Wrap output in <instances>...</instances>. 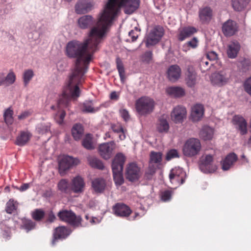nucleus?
Returning a JSON list of instances; mask_svg holds the SVG:
<instances>
[{
    "mask_svg": "<svg viewBox=\"0 0 251 251\" xmlns=\"http://www.w3.org/2000/svg\"><path fill=\"white\" fill-rule=\"evenodd\" d=\"M155 102L153 99L143 97L136 101L135 106L138 113L141 115H146L151 113L154 107Z\"/></svg>",
    "mask_w": 251,
    "mask_h": 251,
    "instance_id": "7ed1b4c3",
    "label": "nucleus"
},
{
    "mask_svg": "<svg viewBox=\"0 0 251 251\" xmlns=\"http://www.w3.org/2000/svg\"><path fill=\"white\" fill-rule=\"evenodd\" d=\"M172 192L170 190H166L162 192L161 194V199L163 201H168L171 199Z\"/></svg>",
    "mask_w": 251,
    "mask_h": 251,
    "instance_id": "8fccbe9b",
    "label": "nucleus"
},
{
    "mask_svg": "<svg viewBox=\"0 0 251 251\" xmlns=\"http://www.w3.org/2000/svg\"><path fill=\"white\" fill-rule=\"evenodd\" d=\"M163 29L158 26L152 29L147 36L146 45L147 47L156 44L163 35Z\"/></svg>",
    "mask_w": 251,
    "mask_h": 251,
    "instance_id": "6e6552de",
    "label": "nucleus"
},
{
    "mask_svg": "<svg viewBox=\"0 0 251 251\" xmlns=\"http://www.w3.org/2000/svg\"><path fill=\"white\" fill-rule=\"evenodd\" d=\"M139 31L140 30L137 27H134V29L131 30L128 33V36L130 38V39H127L126 41H135L139 36Z\"/></svg>",
    "mask_w": 251,
    "mask_h": 251,
    "instance_id": "de8ad7c7",
    "label": "nucleus"
},
{
    "mask_svg": "<svg viewBox=\"0 0 251 251\" xmlns=\"http://www.w3.org/2000/svg\"><path fill=\"white\" fill-rule=\"evenodd\" d=\"M30 185V183H24L20 187H17V189L21 192H24L27 190Z\"/></svg>",
    "mask_w": 251,
    "mask_h": 251,
    "instance_id": "052dcab7",
    "label": "nucleus"
},
{
    "mask_svg": "<svg viewBox=\"0 0 251 251\" xmlns=\"http://www.w3.org/2000/svg\"><path fill=\"white\" fill-rule=\"evenodd\" d=\"M167 75L169 80L175 82L180 77L181 69L177 65H172L168 69Z\"/></svg>",
    "mask_w": 251,
    "mask_h": 251,
    "instance_id": "4be33fe9",
    "label": "nucleus"
},
{
    "mask_svg": "<svg viewBox=\"0 0 251 251\" xmlns=\"http://www.w3.org/2000/svg\"><path fill=\"white\" fill-rule=\"evenodd\" d=\"M142 175L140 168L135 163L128 164L126 168V177L131 182L137 181Z\"/></svg>",
    "mask_w": 251,
    "mask_h": 251,
    "instance_id": "0eeeda50",
    "label": "nucleus"
},
{
    "mask_svg": "<svg viewBox=\"0 0 251 251\" xmlns=\"http://www.w3.org/2000/svg\"><path fill=\"white\" fill-rule=\"evenodd\" d=\"M212 64H209V60L206 57H203L200 60L199 66L202 72H204L210 69Z\"/></svg>",
    "mask_w": 251,
    "mask_h": 251,
    "instance_id": "e433bc0d",
    "label": "nucleus"
},
{
    "mask_svg": "<svg viewBox=\"0 0 251 251\" xmlns=\"http://www.w3.org/2000/svg\"><path fill=\"white\" fill-rule=\"evenodd\" d=\"M120 132L119 133V138L121 140H123L126 138V135L124 132V129L123 128H120Z\"/></svg>",
    "mask_w": 251,
    "mask_h": 251,
    "instance_id": "338daca9",
    "label": "nucleus"
},
{
    "mask_svg": "<svg viewBox=\"0 0 251 251\" xmlns=\"http://www.w3.org/2000/svg\"><path fill=\"white\" fill-rule=\"evenodd\" d=\"M72 134L75 140H80L83 135V128L81 125L75 124L72 127Z\"/></svg>",
    "mask_w": 251,
    "mask_h": 251,
    "instance_id": "2f4dec72",
    "label": "nucleus"
},
{
    "mask_svg": "<svg viewBox=\"0 0 251 251\" xmlns=\"http://www.w3.org/2000/svg\"><path fill=\"white\" fill-rule=\"evenodd\" d=\"M196 29L192 26L183 27L179 29L178 39L182 41L196 32Z\"/></svg>",
    "mask_w": 251,
    "mask_h": 251,
    "instance_id": "b1692460",
    "label": "nucleus"
},
{
    "mask_svg": "<svg viewBox=\"0 0 251 251\" xmlns=\"http://www.w3.org/2000/svg\"><path fill=\"white\" fill-rule=\"evenodd\" d=\"M198 42L197 38L194 37L191 40L187 42V44L192 48H196L198 46Z\"/></svg>",
    "mask_w": 251,
    "mask_h": 251,
    "instance_id": "bf43d9fd",
    "label": "nucleus"
},
{
    "mask_svg": "<svg viewBox=\"0 0 251 251\" xmlns=\"http://www.w3.org/2000/svg\"><path fill=\"white\" fill-rule=\"evenodd\" d=\"M240 46L237 42H232L227 46V54L230 58H235L240 50Z\"/></svg>",
    "mask_w": 251,
    "mask_h": 251,
    "instance_id": "393cba45",
    "label": "nucleus"
},
{
    "mask_svg": "<svg viewBox=\"0 0 251 251\" xmlns=\"http://www.w3.org/2000/svg\"><path fill=\"white\" fill-rule=\"evenodd\" d=\"M90 165L93 167L100 170H103L104 166L102 162L95 157H90L88 158Z\"/></svg>",
    "mask_w": 251,
    "mask_h": 251,
    "instance_id": "f704fd0d",
    "label": "nucleus"
},
{
    "mask_svg": "<svg viewBox=\"0 0 251 251\" xmlns=\"http://www.w3.org/2000/svg\"><path fill=\"white\" fill-rule=\"evenodd\" d=\"M57 215L61 220L69 223L75 227L81 226V218L79 216H76L72 211L62 210L58 212Z\"/></svg>",
    "mask_w": 251,
    "mask_h": 251,
    "instance_id": "39448f33",
    "label": "nucleus"
},
{
    "mask_svg": "<svg viewBox=\"0 0 251 251\" xmlns=\"http://www.w3.org/2000/svg\"><path fill=\"white\" fill-rule=\"evenodd\" d=\"M33 76V72L31 70H27L25 71L23 74L24 82L26 85Z\"/></svg>",
    "mask_w": 251,
    "mask_h": 251,
    "instance_id": "49530a36",
    "label": "nucleus"
},
{
    "mask_svg": "<svg viewBox=\"0 0 251 251\" xmlns=\"http://www.w3.org/2000/svg\"><path fill=\"white\" fill-rule=\"evenodd\" d=\"M162 160V154L160 152L152 151L150 153L149 164L159 167Z\"/></svg>",
    "mask_w": 251,
    "mask_h": 251,
    "instance_id": "c85d7f7f",
    "label": "nucleus"
},
{
    "mask_svg": "<svg viewBox=\"0 0 251 251\" xmlns=\"http://www.w3.org/2000/svg\"><path fill=\"white\" fill-rule=\"evenodd\" d=\"M71 231L64 226L58 227L55 228L53 233V239L52 244L54 245L55 242L59 239H64L70 234Z\"/></svg>",
    "mask_w": 251,
    "mask_h": 251,
    "instance_id": "412c9836",
    "label": "nucleus"
},
{
    "mask_svg": "<svg viewBox=\"0 0 251 251\" xmlns=\"http://www.w3.org/2000/svg\"><path fill=\"white\" fill-rule=\"evenodd\" d=\"M5 83L7 85H10L14 83L16 80V75L14 73L10 71L6 76H5Z\"/></svg>",
    "mask_w": 251,
    "mask_h": 251,
    "instance_id": "a18cd8bd",
    "label": "nucleus"
},
{
    "mask_svg": "<svg viewBox=\"0 0 251 251\" xmlns=\"http://www.w3.org/2000/svg\"><path fill=\"white\" fill-rule=\"evenodd\" d=\"M185 173L180 168H175L170 172L169 178L172 183L182 184L185 181Z\"/></svg>",
    "mask_w": 251,
    "mask_h": 251,
    "instance_id": "f8f14e48",
    "label": "nucleus"
},
{
    "mask_svg": "<svg viewBox=\"0 0 251 251\" xmlns=\"http://www.w3.org/2000/svg\"><path fill=\"white\" fill-rule=\"evenodd\" d=\"M16 203L13 201L9 200L6 203V211L11 214L16 208Z\"/></svg>",
    "mask_w": 251,
    "mask_h": 251,
    "instance_id": "3c124183",
    "label": "nucleus"
},
{
    "mask_svg": "<svg viewBox=\"0 0 251 251\" xmlns=\"http://www.w3.org/2000/svg\"><path fill=\"white\" fill-rule=\"evenodd\" d=\"M232 122L236 128L240 131L242 135L247 133V123L243 117L236 115L233 117Z\"/></svg>",
    "mask_w": 251,
    "mask_h": 251,
    "instance_id": "f3484780",
    "label": "nucleus"
},
{
    "mask_svg": "<svg viewBox=\"0 0 251 251\" xmlns=\"http://www.w3.org/2000/svg\"><path fill=\"white\" fill-rule=\"evenodd\" d=\"M117 67L121 79H123L124 76V69L121 60L119 58H117L116 60Z\"/></svg>",
    "mask_w": 251,
    "mask_h": 251,
    "instance_id": "864d4df0",
    "label": "nucleus"
},
{
    "mask_svg": "<svg viewBox=\"0 0 251 251\" xmlns=\"http://www.w3.org/2000/svg\"><path fill=\"white\" fill-rule=\"evenodd\" d=\"M31 134L28 131H22L17 136L16 141V145L20 146H25L30 140Z\"/></svg>",
    "mask_w": 251,
    "mask_h": 251,
    "instance_id": "c756f323",
    "label": "nucleus"
},
{
    "mask_svg": "<svg viewBox=\"0 0 251 251\" xmlns=\"http://www.w3.org/2000/svg\"><path fill=\"white\" fill-rule=\"evenodd\" d=\"M167 93L173 97H180L184 95L185 91L180 87H170L166 89Z\"/></svg>",
    "mask_w": 251,
    "mask_h": 251,
    "instance_id": "473e14b6",
    "label": "nucleus"
},
{
    "mask_svg": "<svg viewBox=\"0 0 251 251\" xmlns=\"http://www.w3.org/2000/svg\"><path fill=\"white\" fill-rule=\"evenodd\" d=\"M238 159L237 155L231 152L228 154L222 161V168L224 171H227L233 167Z\"/></svg>",
    "mask_w": 251,
    "mask_h": 251,
    "instance_id": "a211bd4d",
    "label": "nucleus"
},
{
    "mask_svg": "<svg viewBox=\"0 0 251 251\" xmlns=\"http://www.w3.org/2000/svg\"><path fill=\"white\" fill-rule=\"evenodd\" d=\"M105 186V181L101 178H95L92 181V187L96 193H101L103 192Z\"/></svg>",
    "mask_w": 251,
    "mask_h": 251,
    "instance_id": "bb28decb",
    "label": "nucleus"
},
{
    "mask_svg": "<svg viewBox=\"0 0 251 251\" xmlns=\"http://www.w3.org/2000/svg\"><path fill=\"white\" fill-rule=\"evenodd\" d=\"M229 76V74L226 70H223L213 74L211 80L213 84L222 86L227 82Z\"/></svg>",
    "mask_w": 251,
    "mask_h": 251,
    "instance_id": "ddd939ff",
    "label": "nucleus"
},
{
    "mask_svg": "<svg viewBox=\"0 0 251 251\" xmlns=\"http://www.w3.org/2000/svg\"><path fill=\"white\" fill-rule=\"evenodd\" d=\"M37 131L40 134L48 133L50 130V124H40L36 127Z\"/></svg>",
    "mask_w": 251,
    "mask_h": 251,
    "instance_id": "ea45409f",
    "label": "nucleus"
},
{
    "mask_svg": "<svg viewBox=\"0 0 251 251\" xmlns=\"http://www.w3.org/2000/svg\"><path fill=\"white\" fill-rule=\"evenodd\" d=\"M121 116L126 121H128L130 118V116L128 111L126 109H121L119 111Z\"/></svg>",
    "mask_w": 251,
    "mask_h": 251,
    "instance_id": "13d9d810",
    "label": "nucleus"
},
{
    "mask_svg": "<svg viewBox=\"0 0 251 251\" xmlns=\"http://www.w3.org/2000/svg\"><path fill=\"white\" fill-rule=\"evenodd\" d=\"M213 129L208 126H203L200 132V137L204 140H211L213 136Z\"/></svg>",
    "mask_w": 251,
    "mask_h": 251,
    "instance_id": "7c9ffc66",
    "label": "nucleus"
},
{
    "mask_svg": "<svg viewBox=\"0 0 251 251\" xmlns=\"http://www.w3.org/2000/svg\"><path fill=\"white\" fill-rule=\"evenodd\" d=\"M237 27L236 24L232 20H228L225 22L222 26L223 33L226 36L233 35L237 31Z\"/></svg>",
    "mask_w": 251,
    "mask_h": 251,
    "instance_id": "6ab92c4d",
    "label": "nucleus"
},
{
    "mask_svg": "<svg viewBox=\"0 0 251 251\" xmlns=\"http://www.w3.org/2000/svg\"><path fill=\"white\" fill-rule=\"evenodd\" d=\"M140 0H108L104 9L100 14L99 20L88 33L83 42L73 40L68 43L66 47V55L70 58H76L74 69L69 76L62 95L59 97L57 105L51 108L60 109L67 106L71 99L79 96L78 85L84 81V74L92 59L93 54L99 49L107 27L110 25L121 7L124 8L125 13L131 14L139 7Z\"/></svg>",
    "mask_w": 251,
    "mask_h": 251,
    "instance_id": "f257e3e1",
    "label": "nucleus"
},
{
    "mask_svg": "<svg viewBox=\"0 0 251 251\" xmlns=\"http://www.w3.org/2000/svg\"><path fill=\"white\" fill-rule=\"evenodd\" d=\"M29 116V112L25 111L18 116V119L20 120H23Z\"/></svg>",
    "mask_w": 251,
    "mask_h": 251,
    "instance_id": "0e129e2a",
    "label": "nucleus"
},
{
    "mask_svg": "<svg viewBox=\"0 0 251 251\" xmlns=\"http://www.w3.org/2000/svg\"><path fill=\"white\" fill-rule=\"evenodd\" d=\"M126 161V156L121 152L116 154L113 160L112 169L114 180L117 185H121L124 182L122 175L124 165Z\"/></svg>",
    "mask_w": 251,
    "mask_h": 251,
    "instance_id": "f03ea898",
    "label": "nucleus"
},
{
    "mask_svg": "<svg viewBox=\"0 0 251 251\" xmlns=\"http://www.w3.org/2000/svg\"><path fill=\"white\" fill-rule=\"evenodd\" d=\"M79 163V161L77 158L68 155L63 156L58 162L60 174L63 176L65 174L66 171L76 166Z\"/></svg>",
    "mask_w": 251,
    "mask_h": 251,
    "instance_id": "423d86ee",
    "label": "nucleus"
},
{
    "mask_svg": "<svg viewBox=\"0 0 251 251\" xmlns=\"http://www.w3.org/2000/svg\"><path fill=\"white\" fill-rule=\"evenodd\" d=\"M35 226V223L31 220L25 219L22 220V227L26 230L27 232L34 229Z\"/></svg>",
    "mask_w": 251,
    "mask_h": 251,
    "instance_id": "c9c22d12",
    "label": "nucleus"
},
{
    "mask_svg": "<svg viewBox=\"0 0 251 251\" xmlns=\"http://www.w3.org/2000/svg\"><path fill=\"white\" fill-rule=\"evenodd\" d=\"M186 117V109L180 106L175 107L171 114L172 120L176 123H181Z\"/></svg>",
    "mask_w": 251,
    "mask_h": 251,
    "instance_id": "4468645a",
    "label": "nucleus"
},
{
    "mask_svg": "<svg viewBox=\"0 0 251 251\" xmlns=\"http://www.w3.org/2000/svg\"><path fill=\"white\" fill-rule=\"evenodd\" d=\"M119 98V94L115 91L112 92L110 94V99L112 100H117Z\"/></svg>",
    "mask_w": 251,
    "mask_h": 251,
    "instance_id": "e2e57ef3",
    "label": "nucleus"
},
{
    "mask_svg": "<svg viewBox=\"0 0 251 251\" xmlns=\"http://www.w3.org/2000/svg\"><path fill=\"white\" fill-rule=\"evenodd\" d=\"M213 16V10L208 6H205L200 8L199 11V17L201 23L206 24L209 23Z\"/></svg>",
    "mask_w": 251,
    "mask_h": 251,
    "instance_id": "dca6fc26",
    "label": "nucleus"
},
{
    "mask_svg": "<svg viewBox=\"0 0 251 251\" xmlns=\"http://www.w3.org/2000/svg\"><path fill=\"white\" fill-rule=\"evenodd\" d=\"M201 148L200 141L198 139L191 138L185 142L183 147V153L186 157H194L199 153Z\"/></svg>",
    "mask_w": 251,
    "mask_h": 251,
    "instance_id": "20e7f679",
    "label": "nucleus"
},
{
    "mask_svg": "<svg viewBox=\"0 0 251 251\" xmlns=\"http://www.w3.org/2000/svg\"><path fill=\"white\" fill-rule=\"evenodd\" d=\"M58 189L63 193H68L69 190V183L66 179H61L58 184Z\"/></svg>",
    "mask_w": 251,
    "mask_h": 251,
    "instance_id": "79ce46f5",
    "label": "nucleus"
},
{
    "mask_svg": "<svg viewBox=\"0 0 251 251\" xmlns=\"http://www.w3.org/2000/svg\"><path fill=\"white\" fill-rule=\"evenodd\" d=\"M83 146L88 150H92L94 148L92 142V138L90 135H87L82 141Z\"/></svg>",
    "mask_w": 251,
    "mask_h": 251,
    "instance_id": "37998d69",
    "label": "nucleus"
},
{
    "mask_svg": "<svg viewBox=\"0 0 251 251\" xmlns=\"http://www.w3.org/2000/svg\"><path fill=\"white\" fill-rule=\"evenodd\" d=\"M45 212L41 209H36L32 212V218L36 221H41L45 216Z\"/></svg>",
    "mask_w": 251,
    "mask_h": 251,
    "instance_id": "58836bf2",
    "label": "nucleus"
},
{
    "mask_svg": "<svg viewBox=\"0 0 251 251\" xmlns=\"http://www.w3.org/2000/svg\"><path fill=\"white\" fill-rule=\"evenodd\" d=\"M115 148L116 144L113 141L103 143L99 147V152L103 159L107 160L112 156Z\"/></svg>",
    "mask_w": 251,
    "mask_h": 251,
    "instance_id": "9b49d317",
    "label": "nucleus"
},
{
    "mask_svg": "<svg viewBox=\"0 0 251 251\" xmlns=\"http://www.w3.org/2000/svg\"><path fill=\"white\" fill-rule=\"evenodd\" d=\"M186 82L188 86H194L197 81L196 73L192 67H189L186 73Z\"/></svg>",
    "mask_w": 251,
    "mask_h": 251,
    "instance_id": "cd10ccee",
    "label": "nucleus"
},
{
    "mask_svg": "<svg viewBox=\"0 0 251 251\" xmlns=\"http://www.w3.org/2000/svg\"><path fill=\"white\" fill-rule=\"evenodd\" d=\"M159 167H157V166H154L149 164L148 169L145 174L146 177L148 179H151L152 176L155 174L156 170Z\"/></svg>",
    "mask_w": 251,
    "mask_h": 251,
    "instance_id": "c03bdc74",
    "label": "nucleus"
},
{
    "mask_svg": "<svg viewBox=\"0 0 251 251\" xmlns=\"http://www.w3.org/2000/svg\"><path fill=\"white\" fill-rule=\"evenodd\" d=\"M113 211L116 216L121 217H127L131 213V210L128 206L120 203L113 206Z\"/></svg>",
    "mask_w": 251,
    "mask_h": 251,
    "instance_id": "2eb2a0df",
    "label": "nucleus"
},
{
    "mask_svg": "<svg viewBox=\"0 0 251 251\" xmlns=\"http://www.w3.org/2000/svg\"><path fill=\"white\" fill-rule=\"evenodd\" d=\"M169 126L167 121L164 119H160L157 126V129L160 132H167L169 129Z\"/></svg>",
    "mask_w": 251,
    "mask_h": 251,
    "instance_id": "a19ab883",
    "label": "nucleus"
},
{
    "mask_svg": "<svg viewBox=\"0 0 251 251\" xmlns=\"http://www.w3.org/2000/svg\"><path fill=\"white\" fill-rule=\"evenodd\" d=\"M98 107L94 108L93 106L92 101H86L83 103V111L88 113H94L98 111Z\"/></svg>",
    "mask_w": 251,
    "mask_h": 251,
    "instance_id": "4c0bfd02",
    "label": "nucleus"
},
{
    "mask_svg": "<svg viewBox=\"0 0 251 251\" xmlns=\"http://www.w3.org/2000/svg\"><path fill=\"white\" fill-rule=\"evenodd\" d=\"M5 75L3 73H0V86L3 85L5 83Z\"/></svg>",
    "mask_w": 251,
    "mask_h": 251,
    "instance_id": "69168bd1",
    "label": "nucleus"
},
{
    "mask_svg": "<svg viewBox=\"0 0 251 251\" xmlns=\"http://www.w3.org/2000/svg\"><path fill=\"white\" fill-rule=\"evenodd\" d=\"M152 54L150 51L146 52L142 56V60L144 62L149 63L152 59Z\"/></svg>",
    "mask_w": 251,
    "mask_h": 251,
    "instance_id": "4d7b16f0",
    "label": "nucleus"
},
{
    "mask_svg": "<svg viewBox=\"0 0 251 251\" xmlns=\"http://www.w3.org/2000/svg\"><path fill=\"white\" fill-rule=\"evenodd\" d=\"M251 0H232L233 9L238 11L243 10L248 5Z\"/></svg>",
    "mask_w": 251,
    "mask_h": 251,
    "instance_id": "72a5a7b5",
    "label": "nucleus"
},
{
    "mask_svg": "<svg viewBox=\"0 0 251 251\" xmlns=\"http://www.w3.org/2000/svg\"><path fill=\"white\" fill-rule=\"evenodd\" d=\"M85 186L84 179L80 176L74 177L71 182V189L74 192L76 193L83 192Z\"/></svg>",
    "mask_w": 251,
    "mask_h": 251,
    "instance_id": "aec40b11",
    "label": "nucleus"
},
{
    "mask_svg": "<svg viewBox=\"0 0 251 251\" xmlns=\"http://www.w3.org/2000/svg\"><path fill=\"white\" fill-rule=\"evenodd\" d=\"M213 156L207 154L203 155L200 164V170L204 173H211L214 172L216 169V166L212 164Z\"/></svg>",
    "mask_w": 251,
    "mask_h": 251,
    "instance_id": "1a4fd4ad",
    "label": "nucleus"
},
{
    "mask_svg": "<svg viewBox=\"0 0 251 251\" xmlns=\"http://www.w3.org/2000/svg\"><path fill=\"white\" fill-rule=\"evenodd\" d=\"M94 5L91 0H79L75 5V11L78 14H86L94 9Z\"/></svg>",
    "mask_w": 251,
    "mask_h": 251,
    "instance_id": "9d476101",
    "label": "nucleus"
},
{
    "mask_svg": "<svg viewBox=\"0 0 251 251\" xmlns=\"http://www.w3.org/2000/svg\"><path fill=\"white\" fill-rule=\"evenodd\" d=\"M65 112L63 111H62L61 112V113L58 115V116L59 117V120L58 121V123L59 124H61L62 123H63V119L65 117Z\"/></svg>",
    "mask_w": 251,
    "mask_h": 251,
    "instance_id": "774afa93",
    "label": "nucleus"
},
{
    "mask_svg": "<svg viewBox=\"0 0 251 251\" xmlns=\"http://www.w3.org/2000/svg\"><path fill=\"white\" fill-rule=\"evenodd\" d=\"M55 219H56V217H55V215H54V214L53 213V212L52 211H50L48 215L47 222H49L50 223H52L54 221Z\"/></svg>",
    "mask_w": 251,
    "mask_h": 251,
    "instance_id": "680f3d73",
    "label": "nucleus"
},
{
    "mask_svg": "<svg viewBox=\"0 0 251 251\" xmlns=\"http://www.w3.org/2000/svg\"><path fill=\"white\" fill-rule=\"evenodd\" d=\"M208 60L215 61L217 60L218 58V56L215 51H211L207 53L206 55L205 56Z\"/></svg>",
    "mask_w": 251,
    "mask_h": 251,
    "instance_id": "6e6d98bb",
    "label": "nucleus"
},
{
    "mask_svg": "<svg viewBox=\"0 0 251 251\" xmlns=\"http://www.w3.org/2000/svg\"><path fill=\"white\" fill-rule=\"evenodd\" d=\"M13 111L9 108L7 109L4 112V117L7 124H11L13 122Z\"/></svg>",
    "mask_w": 251,
    "mask_h": 251,
    "instance_id": "09e8293b",
    "label": "nucleus"
},
{
    "mask_svg": "<svg viewBox=\"0 0 251 251\" xmlns=\"http://www.w3.org/2000/svg\"><path fill=\"white\" fill-rule=\"evenodd\" d=\"M178 157L179 155L177 151L176 150H171L167 152L166 159L167 160H170L173 158Z\"/></svg>",
    "mask_w": 251,
    "mask_h": 251,
    "instance_id": "5fc2aeb1",
    "label": "nucleus"
},
{
    "mask_svg": "<svg viewBox=\"0 0 251 251\" xmlns=\"http://www.w3.org/2000/svg\"><path fill=\"white\" fill-rule=\"evenodd\" d=\"M203 113V106L200 104H197L192 108L191 118L193 121H199L202 118Z\"/></svg>",
    "mask_w": 251,
    "mask_h": 251,
    "instance_id": "5701e85b",
    "label": "nucleus"
},
{
    "mask_svg": "<svg viewBox=\"0 0 251 251\" xmlns=\"http://www.w3.org/2000/svg\"><path fill=\"white\" fill-rule=\"evenodd\" d=\"M94 23L93 17L90 15H84L77 20V25L81 29H86L92 25Z\"/></svg>",
    "mask_w": 251,
    "mask_h": 251,
    "instance_id": "a878e982",
    "label": "nucleus"
},
{
    "mask_svg": "<svg viewBox=\"0 0 251 251\" xmlns=\"http://www.w3.org/2000/svg\"><path fill=\"white\" fill-rule=\"evenodd\" d=\"M243 86L245 91L250 95H251V76L246 79L244 83Z\"/></svg>",
    "mask_w": 251,
    "mask_h": 251,
    "instance_id": "603ef678",
    "label": "nucleus"
}]
</instances>
